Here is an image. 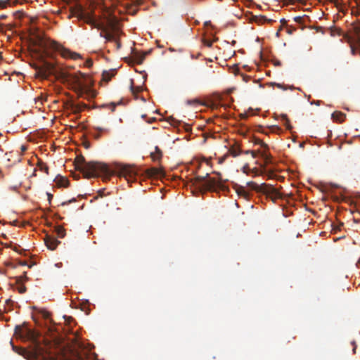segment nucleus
I'll use <instances>...</instances> for the list:
<instances>
[{
	"instance_id": "nucleus-1",
	"label": "nucleus",
	"mask_w": 360,
	"mask_h": 360,
	"mask_svg": "<svg viewBox=\"0 0 360 360\" xmlns=\"http://www.w3.org/2000/svg\"><path fill=\"white\" fill-rule=\"evenodd\" d=\"M66 1L68 4H70L72 2H75L74 6L70 8V15L69 18L72 16H75L79 20H83L88 25H90L91 27L96 28L98 30H101L99 35L101 37H103L105 39L106 41H114L116 38L119 35V30L117 29L113 28L112 32H110L107 27L104 25V24L100 21H98L95 16L94 9H91V11H88L86 9V5L78 2L79 0H63Z\"/></svg>"
},
{
	"instance_id": "nucleus-2",
	"label": "nucleus",
	"mask_w": 360,
	"mask_h": 360,
	"mask_svg": "<svg viewBox=\"0 0 360 360\" xmlns=\"http://www.w3.org/2000/svg\"><path fill=\"white\" fill-rule=\"evenodd\" d=\"M37 75L41 78H47L51 75H60L61 78L74 86V88L82 93L89 83L88 76L80 72L77 73H68L59 71L55 64L46 60H43L42 64L35 68Z\"/></svg>"
},
{
	"instance_id": "nucleus-3",
	"label": "nucleus",
	"mask_w": 360,
	"mask_h": 360,
	"mask_svg": "<svg viewBox=\"0 0 360 360\" xmlns=\"http://www.w3.org/2000/svg\"><path fill=\"white\" fill-rule=\"evenodd\" d=\"M76 170L82 173L84 178L91 179L99 174H109L110 173L108 166L104 163L85 161L83 156H77L75 160Z\"/></svg>"
},
{
	"instance_id": "nucleus-4",
	"label": "nucleus",
	"mask_w": 360,
	"mask_h": 360,
	"mask_svg": "<svg viewBox=\"0 0 360 360\" xmlns=\"http://www.w3.org/2000/svg\"><path fill=\"white\" fill-rule=\"evenodd\" d=\"M216 177H210L209 174L205 176H197L192 179L193 185L199 188L210 191H217L218 190L226 191L228 187L225 185L227 179H223L221 174L219 172H213Z\"/></svg>"
},
{
	"instance_id": "nucleus-5",
	"label": "nucleus",
	"mask_w": 360,
	"mask_h": 360,
	"mask_svg": "<svg viewBox=\"0 0 360 360\" xmlns=\"http://www.w3.org/2000/svg\"><path fill=\"white\" fill-rule=\"evenodd\" d=\"M93 348L84 342H77L64 360H96V354L92 351Z\"/></svg>"
},
{
	"instance_id": "nucleus-6",
	"label": "nucleus",
	"mask_w": 360,
	"mask_h": 360,
	"mask_svg": "<svg viewBox=\"0 0 360 360\" xmlns=\"http://www.w3.org/2000/svg\"><path fill=\"white\" fill-rule=\"evenodd\" d=\"M39 40L44 48L58 52L63 58H72L74 60H77L80 58L79 54L75 52H72L70 50L65 49L56 41L47 39L43 41L42 39Z\"/></svg>"
},
{
	"instance_id": "nucleus-7",
	"label": "nucleus",
	"mask_w": 360,
	"mask_h": 360,
	"mask_svg": "<svg viewBox=\"0 0 360 360\" xmlns=\"http://www.w3.org/2000/svg\"><path fill=\"white\" fill-rule=\"evenodd\" d=\"M15 334L20 338L31 341H35L37 338V333L34 330L28 328H23L21 326H15Z\"/></svg>"
},
{
	"instance_id": "nucleus-8",
	"label": "nucleus",
	"mask_w": 360,
	"mask_h": 360,
	"mask_svg": "<svg viewBox=\"0 0 360 360\" xmlns=\"http://www.w3.org/2000/svg\"><path fill=\"white\" fill-rule=\"evenodd\" d=\"M137 174V169L129 165L122 166L120 171V175L124 176L128 181L135 180Z\"/></svg>"
},
{
	"instance_id": "nucleus-9",
	"label": "nucleus",
	"mask_w": 360,
	"mask_h": 360,
	"mask_svg": "<svg viewBox=\"0 0 360 360\" xmlns=\"http://www.w3.org/2000/svg\"><path fill=\"white\" fill-rule=\"evenodd\" d=\"M352 31L356 45L355 46L353 44L350 45L351 53L354 56L356 54L358 50L360 55V22L352 25Z\"/></svg>"
},
{
	"instance_id": "nucleus-10",
	"label": "nucleus",
	"mask_w": 360,
	"mask_h": 360,
	"mask_svg": "<svg viewBox=\"0 0 360 360\" xmlns=\"http://www.w3.org/2000/svg\"><path fill=\"white\" fill-rule=\"evenodd\" d=\"M262 193L266 195L268 198H271L273 201L282 198L281 193L273 186L263 184Z\"/></svg>"
},
{
	"instance_id": "nucleus-11",
	"label": "nucleus",
	"mask_w": 360,
	"mask_h": 360,
	"mask_svg": "<svg viewBox=\"0 0 360 360\" xmlns=\"http://www.w3.org/2000/svg\"><path fill=\"white\" fill-rule=\"evenodd\" d=\"M44 242L46 247L51 250H55L60 243V241L58 240L55 237L49 235L46 236Z\"/></svg>"
},
{
	"instance_id": "nucleus-12",
	"label": "nucleus",
	"mask_w": 360,
	"mask_h": 360,
	"mask_svg": "<svg viewBox=\"0 0 360 360\" xmlns=\"http://www.w3.org/2000/svg\"><path fill=\"white\" fill-rule=\"evenodd\" d=\"M146 174L150 177H159L165 175L162 167H150L146 169Z\"/></svg>"
},
{
	"instance_id": "nucleus-13",
	"label": "nucleus",
	"mask_w": 360,
	"mask_h": 360,
	"mask_svg": "<svg viewBox=\"0 0 360 360\" xmlns=\"http://www.w3.org/2000/svg\"><path fill=\"white\" fill-rule=\"evenodd\" d=\"M55 183L58 187L66 188L69 186V180L60 175H58L55 179Z\"/></svg>"
},
{
	"instance_id": "nucleus-14",
	"label": "nucleus",
	"mask_w": 360,
	"mask_h": 360,
	"mask_svg": "<svg viewBox=\"0 0 360 360\" xmlns=\"http://www.w3.org/2000/svg\"><path fill=\"white\" fill-rule=\"evenodd\" d=\"M86 105L84 103H71L70 108L73 113L77 114L82 111L86 108Z\"/></svg>"
},
{
	"instance_id": "nucleus-15",
	"label": "nucleus",
	"mask_w": 360,
	"mask_h": 360,
	"mask_svg": "<svg viewBox=\"0 0 360 360\" xmlns=\"http://www.w3.org/2000/svg\"><path fill=\"white\" fill-rule=\"evenodd\" d=\"M247 186L252 191H255L258 193H262L263 191V184L259 185L254 181H248L247 183Z\"/></svg>"
},
{
	"instance_id": "nucleus-16",
	"label": "nucleus",
	"mask_w": 360,
	"mask_h": 360,
	"mask_svg": "<svg viewBox=\"0 0 360 360\" xmlns=\"http://www.w3.org/2000/svg\"><path fill=\"white\" fill-rule=\"evenodd\" d=\"M229 153L233 157H237L240 154H241L243 151L240 150L239 146L237 143H235L233 146L230 147V148L229 149Z\"/></svg>"
},
{
	"instance_id": "nucleus-17",
	"label": "nucleus",
	"mask_w": 360,
	"mask_h": 360,
	"mask_svg": "<svg viewBox=\"0 0 360 360\" xmlns=\"http://www.w3.org/2000/svg\"><path fill=\"white\" fill-rule=\"evenodd\" d=\"M236 193L240 197L244 198L245 199H248L250 197L249 193L245 189V188L242 186H236Z\"/></svg>"
},
{
	"instance_id": "nucleus-18",
	"label": "nucleus",
	"mask_w": 360,
	"mask_h": 360,
	"mask_svg": "<svg viewBox=\"0 0 360 360\" xmlns=\"http://www.w3.org/2000/svg\"><path fill=\"white\" fill-rule=\"evenodd\" d=\"M155 150L154 153H151L150 157L153 161H159L162 156V151L158 146L155 148Z\"/></svg>"
},
{
	"instance_id": "nucleus-19",
	"label": "nucleus",
	"mask_w": 360,
	"mask_h": 360,
	"mask_svg": "<svg viewBox=\"0 0 360 360\" xmlns=\"http://www.w3.org/2000/svg\"><path fill=\"white\" fill-rule=\"evenodd\" d=\"M146 53H134L133 56V58L135 62L138 64H141L145 59Z\"/></svg>"
},
{
	"instance_id": "nucleus-20",
	"label": "nucleus",
	"mask_w": 360,
	"mask_h": 360,
	"mask_svg": "<svg viewBox=\"0 0 360 360\" xmlns=\"http://www.w3.org/2000/svg\"><path fill=\"white\" fill-rule=\"evenodd\" d=\"M115 70L103 71V74H102L103 79L105 82H108L112 79V77H113L115 76Z\"/></svg>"
},
{
	"instance_id": "nucleus-21",
	"label": "nucleus",
	"mask_w": 360,
	"mask_h": 360,
	"mask_svg": "<svg viewBox=\"0 0 360 360\" xmlns=\"http://www.w3.org/2000/svg\"><path fill=\"white\" fill-rule=\"evenodd\" d=\"M252 20L258 23V24H263L266 21H269L265 16L263 15H254L252 18Z\"/></svg>"
},
{
	"instance_id": "nucleus-22",
	"label": "nucleus",
	"mask_w": 360,
	"mask_h": 360,
	"mask_svg": "<svg viewBox=\"0 0 360 360\" xmlns=\"http://www.w3.org/2000/svg\"><path fill=\"white\" fill-rule=\"evenodd\" d=\"M332 117L339 122H343L345 118V115L341 112H335L332 114Z\"/></svg>"
},
{
	"instance_id": "nucleus-23",
	"label": "nucleus",
	"mask_w": 360,
	"mask_h": 360,
	"mask_svg": "<svg viewBox=\"0 0 360 360\" xmlns=\"http://www.w3.org/2000/svg\"><path fill=\"white\" fill-rule=\"evenodd\" d=\"M294 20L295 22L300 23V24H305L306 21L309 20V17L304 15V16H296L294 18Z\"/></svg>"
},
{
	"instance_id": "nucleus-24",
	"label": "nucleus",
	"mask_w": 360,
	"mask_h": 360,
	"mask_svg": "<svg viewBox=\"0 0 360 360\" xmlns=\"http://www.w3.org/2000/svg\"><path fill=\"white\" fill-rule=\"evenodd\" d=\"M261 157L264 159L265 164H269L270 162V155L267 154L266 151H259Z\"/></svg>"
},
{
	"instance_id": "nucleus-25",
	"label": "nucleus",
	"mask_w": 360,
	"mask_h": 360,
	"mask_svg": "<svg viewBox=\"0 0 360 360\" xmlns=\"http://www.w3.org/2000/svg\"><path fill=\"white\" fill-rule=\"evenodd\" d=\"M56 233L58 237L63 238L65 235V231L62 226H57Z\"/></svg>"
},
{
	"instance_id": "nucleus-26",
	"label": "nucleus",
	"mask_w": 360,
	"mask_h": 360,
	"mask_svg": "<svg viewBox=\"0 0 360 360\" xmlns=\"http://www.w3.org/2000/svg\"><path fill=\"white\" fill-rule=\"evenodd\" d=\"M133 84H134V82L131 79V91L132 94H136V93H139L141 91V87H139V86L134 87Z\"/></svg>"
},
{
	"instance_id": "nucleus-27",
	"label": "nucleus",
	"mask_w": 360,
	"mask_h": 360,
	"mask_svg": "<svg viewBox=\"0 0 360 360\" xmlns=\"http://www.w3.org/2000/svg\"><path fill=\"white\" fill-rule=\"evenodd\" d=\"M42 316L45 320H49L50 322H51V314L49 311H42Z\"/></svg>"
},
{
	"instance_id": "nucleus-28",
	"label": "nucleus",
	"mask_w": 360,
	"mask_h": 360,
	"mask_svg": "<svg viewBox=\"0 0 360 360\" xmlns=\"http://www.w3.org/2000/svg\"><path fill=\"white\" fill-rule=\"evenodd\" d=\"M39 168L41 171H44L45 172L46 174H48V171H49V167H47V165L43 162H40L39 164Z\"/></svg>"
},
{
	"instance_id": "nucleus-29",
	"label": "nucleus",
	"mask_w": 360,
	"mask_h": 360,
	"mask_svg": "<svg viewBox=\"0 0 360 360\" xmlns=\"http://www.w3.org/2000/svg\"><path fill=\"white\" fill-rule=\"evenodd\" d=\"M242 153H244L246 155L251 154L253 158H256L257 152L255 150H248L243 152Z\"/></svg>"
},
{
	"instance_id": "nucleus-30",
	"label": "nucleus",
	"mask_w": 360,
	"mask_h": 360,
	"mask_svg": "<svg viewBox=\"0 0 360 360\" xmlns=\"http://www.w3.org/2000/svg\"><path fill=\"white\" fill-rule=\"evenodd\" d=\"M255 143L256 144H259L261 146V147H262L264 149H267L268 148V146L265 143H264L263 141H262L259 139H257L255 141Z\"/></svg>"
},
{
	"instance_id": "nucleus-31",
	"label": "nucleus",
	"mask_w": 360,
	"mask_h": 360,
	"mask_svg": "<svg viewBox=\"0 0 360 360\" xmlns=\"http://www.w3.org/2000/svg\"><path fill=\"white\" fill-rule=\"evenodd\" d=\"M9 0H0V8H4L6 7L7 4H9Z\"/></svg>"
},
{
	"instance_id": "nucleus-32",
	"label": "nucleus",
	"mask_w": 360,
	"mask_h": 360,
	"mask_svg": "<svg viewBox=\"0 0 360 360\" xmlns=\"http://www.w3.org/2000/svg\"><path fill=\"white\" fill-rule=\"evenodd\" d=\"M343 226V223H340L339 225L338 226H334L333 228V232L334 233H335L338 230H340V228L341 226Z\"/></svg>"
},
{
	"instance_id": "nucleus-33",
	"label": "nucleus",
	"mask_w": 360,
	"mask_h": 360,
	"mask_svg": "<svg viewBox=\"0 0 360 360\" xmlns=\"http://www.w3.org/2000/svg\"><path fill=\"white\" fill-rule=\"evenodd\" d=\"M115 43V45H116V49L118 50L120 49L121 47V43L120 41V39H119V36L116 38L115 40H114V41Z\"/></svg>"
},
{
	"instance_id": "nucleus-34",
	"label": "nucleus",
	"mask_w": 360,
	"mask_h": 360,
	"mask_svg": "<svg viewBox=\"0 0 360 360\" xmlns=\"http://www.w3.org/2000/svg\"><path fill=\"white\" fill-rule=\"evenodd\" d=\"M282 117H283V120H285V125L286 126V127L288 129H290L289 120L288 119L287 115H284L282 116Z\"/></svg>"
},
{
	"instance_id": "nucleus-35",
	"label": "nucleus",
	"mask_w": 360,
	"mask_h": 360,
	"mask_svg": "<svg viewBox=\"0 0 360 360\" xmlns=\"http://www.w3.org/2000/svg\"><path fill=\"white\" fill-rule=\"evenodd\" d=\"M204 44L208 47H211L212 46L213 42L210 40L205 39L203 41Z\"/></svg>"
},
{
	"instance_id": "nucleus-36",
	"label": "nucleus",
	"mask_w": 360,
	"mask_h": 360,
	"mask_svg": "<svg viewBox=\"0 0 360 360\" xmlns=\"http://www.w3.org/2000/svg\"><path fill=\"white\" fill-rule=\"evenodd\" d=\"M96 129L99 131H101V132H108L109 131V129L101 128V127H96Z\"/></svg>"
},
{
	"instance_id": "nucleus-37",
	"label": "nucleus",
	"mask_w": 360,
	"mask_h": 360,
	"mask_svg": "<svg viewBox=\"0 0 360 360\" xmlns=\"http://www.w3.org/2000/svg\"><path fill=\"white\" fill-rule=\"evenodd\" d=\"M47 196H48V200H49V204L51 203V200L53 198V195L49 193H47Z\"/></svg>"
},
{
	"instance_id": "nucleus-38",
	"label": "nucleus",
	"mask_w": 360,
	"mask_h": 360,
	"mask_svg": "<svg viewBox=\"0 0 360 360\" xmlns=\"http://www.w3.org/2000/svg\"><path fill=\"white\" fill-rule=\"evenodd\" d=\"M25 291H26V288H25V287H21V288H20V289H19V292H20V293H24Z\"/></svg>"
},
{
	"instance_id": "nucleus-39",
	"label": "nucleus",
	"mask_w": 360,
	"mask_h": 360,
	"mask_svg": "<svg viewBox=\"0 0 360 360\" xmlns=\"http://www.w3.org/2000/svg\"><path fill=\"white\" fill-rule=\"evenodd\" d=\"M92 64H93V63H92V61H91V60H87V61L86 62V66H88V67H91V66L92 65Z\"/></svg>"
},
{
	"instance_id": "nucleus-40",
	"label": "nucleus",
	"mask_w": 360,
	"mask_h": 360,
	"mask_svg": "<svg viewBox=\"0 0 360 360\" xmlns=\"http://www.w3.org/2000/svg\"><path fill=\"white\" fill-rule=\"evenodd\" d=\"M74 201H75V199H72V200H69L68 202H62L61 205H68V203H70V202H74Z\"/></svg>"
},
{
	"instance_id": "nucleus-41",
	"label": "nucleus",
	"mask_w": 360,
	"mask_h": 360,
	"mask_svg": "<svg viewBox=\"0 0 360 360\" xmlns=\"http://www.w3.org/2000/svg\"><path fill=\"white\" fill-rule=\"evenodd\" d=\"M352 344L354 345V348H353V352L355 353L356 352V343L354 341H353L352 342Z\"/></svg>"
},
{
	"instance_id": "nucleus-42",
	"label": "nucleus",
	"mask_w": 360,
	"mask_h": 360,
	"mask_svg": "<svg viewBox=\"0 0 360 360\" xmlns=\"http://www.w3.org/2000/svg\"><path fill=\"white\" fill-rule=\"evenodd\" d=\"M20 149H21V151L22 152H24L27 150V147L24 145H22L21 147H20Z\"/></svg>"
},
{
	"instance_id": "nucleus-43",
	"label": "nucleus",
	"mask_w": 360,
	"mask_h": 360,
	"mask_svg": "<svg viewBox=\"0 0 360 360\" xmlns=\"http://www.w3.org/2000/svg\"><path fill=\"white\" fill-rule=\"evenodd\" d=\"M225 158H226V155H225V156H224L223 158H221V159H219V162L220 164H221V163L224 161Z\"/></svg>"
},
{
	"instance_id": "nucleus-44",
	"label": "nucleus",
	"mask_w": 360,
	"mask_h": 360,
	"mask_svg": "<svg viewBox=\"0 0 360 360\" xmlns=\"http://www.w3.org/2000/svg\"><path fill=\"white\" fill-rule=\"evenodd\" d=\"M64 319H65L66 321L68 322V323H70V321L72 320V319L71 317H69L68 319L67 320L66 319V316H64Z\"/></svg>"
},
{
	"instance_id": "nucleus-45",
	"label": "nucleus",
	"mask_w": 360,
	"mask_h": 360,
	"mask_svg": "<svg viewBox=\"0 0 360 360\" xmlns=\"http://www.w3.org/2000/svg\"><path fill=\"white\" fill-rule=\"evenodd\" d=\"M204 25H205V26L210 25H211V22L210 21H206V22H205Z\"/></svg>"
},
{
	"instance_id": "nucleus-46",
	"label": "nucleus",
	"mask_w": 360,
	"mask_h": 360,
	"mask_svg": "<svg viewBox=\"0 0 360 360\" xmlns=\"http://www.w3.org/2000/svg\"><path fill=\"white\" fill-rule=\"evenodd\" d=\"M275 65H281V63L280 61H276V62H275Z\"/></svg>"
},
{
	"instance_id": "nucleus-47",
	"label": "nucleus",
	"mask_w": 360,
	"mask_h": 360,
	"mask_svg": "<svg viewBox=\"0 0 360 360\" xmlns=\"http://www.w3.org/2000/svg\"><path fill=\"white\" fill-rule=\"evenodd\" d=\"M27 273L26 272H24L23 274V278H25V280H27Z\"/></svg>"
},
{
	"instance_id": "nucleus-48",
	"label": "nucleus",
	"mask_w": 360,
	"mask_h": 360,
	"mask_svg": "<svg viewBox=\"0 0 360 360\" xmlns=\"http://www.w3.org/2000/svg\"><path fill=\"white\" fill-rule=\"evenodd\" d=\"M20 265H22V266L27 265V262H20Z\"/></svg>"
},
{
	"instance_id": "nucleus-49",
	"label": "nucleus",
	"mask_w": 360,
	"mask_h": 360,
	"mask_svg": "<svg viewBox=\"0 0 360 360\" xmlns=\"http://www.w3.org/2000/svg\"><path fill=\"white\" fill-rule=\"evenodd\" d=\"M242 117L243 118H247L248 117V115L247 114H243V115H242Z\"/></svg>"
},
{
	"instance_id": "nucleus-50",
	"label": "nucleus",
	"mask_w": 360,
	"mask_h": 360,
	"mask_svg": "<svg viewBox=\"0 0 360 360\" xmlns=\"http://www.w3.org/2000/svg\"><path fill=\"white\" fill-rule=\"evenodd\" d=\"M354 1H356V3L359 5V4H360V0H354Z\"/></svg>"
},
{
	"instance_id": "nucleus-51",
	"label": "nucleus",
	"mask_w": 360,
	"mask_h": 360,
	"mask_svg": "<svg viewBox=\"0 0 360 360\" xmlns=\"http://www.w3.org/2000/svg\"><path fill=\"white\" fill-rule=\"evenodd\" d=\"M93 6V3L92 2H90L89 3V7H91Z\"/></svg>"
},
{
	"instance_id": "nucleus-52",
	"label": "nucleus",
	"mask_w": 360,
	"mask_h": 360,
	"mask_svg": "<svg viewBox=\"0 0 360 360\" xmlns=\"http://www.w3.org/2000/svg\"><path fill=\"white\" fill-rule=\"evenodd\" d=\"M5 18H6V16H5V15H1V19H4Z\"/></svg>"
},
{
	"instance_id": "nucleus-53",
	"label": "nucleus",
	"mask_w": 360,
	"mask_h": 360,
	"mask_svg": "<svg viewBox=\"0 0 360 360\" xmlns=\"http://www.w3.org/2000/svg\"><path fill=\"white\" fill-rule=\"evenodd\" d=\"M247 77V79H245L246 82H248L249 79H250V77Z\"/></svg>"
},
{
	"instance_id": "nucleus-54",
	"label": "nucleus",
	"mask_w": 360,
	"mask_h": 360,
	"mask_svg": "<svg viewBox=\"0 0 360 360\" xmlns=\"http://www.w3.org/2000/svg\"><path fill=\"white\" fill-rule=\"evenodd\" d=\"M99 193H100V195H101V196L103 195V191H99Z\"/></svg>"
},
{
	"instance_id": "nucleus-55",
	"label": "nucleus",
	"mask_w": 360,
	"mask_h": 360,
	"mask_svg": "<svg viewBox=\"0 0 360 360\" xmlns=\"http://www.w3.org/2000/svg\"><path fill=\"white\" fill-rule=\"evenodd\" d=\"M245 171H247V169H245V167L243 168V172H246Z\"/></svg>"
},
{
	"instance_id": "nucleus-56",
	"label": "nucleus",
	"mask_w": 360,
	"mask_h": 360,
	"mask_svg": "<svg viewBox=\"0 0 360 360\" xmlns=\"http://www.w3.org/2000/svg\"><path fill=\"white\" fill-rule=\"evenodd\" d=\"M245 171H247V169H245V167L243 168V172H246Z\"/></svg>"
},
{
	"instance_id": "nucleus-57",
	"label": "nucleus",
	"mask_w": 360,
	"mask_h": 360,
	"mask_svg": "<svg viewBox=\"0 0 360 360\" xmlns=\"http://www.w3.org/2000/svg\"><path fill=\"white\" fill-rule=\"evenodd\" d=\"M20 350L22 351V352H25V350L24 349H22V348H21Z\"/></svg>"
}]
</instances>
